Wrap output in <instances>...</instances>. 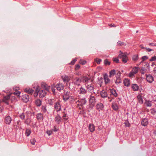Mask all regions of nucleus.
Segmentation results:
<instances>
[{"instance_id": "nucleus-10", "label": "nucleus", "mask_w": 156, "mask_h": 156, "mask_svg": "<svg viewBox=\"0 0 156 156\" xmlns=\"http://www.w3.org/2000/svg\"><path fill=\"white\" fill-rule=\"evenodd\" d=\"M22 100L24 102L26 103L29 100V96L27 94L23 95L22 96Z\"/></svg>"}, {"instance_id": "nucleus-23", "label": "nucleus", "mask_w": 156, "mask_h": 156, "mask_svg": "<svg viewBox=\"0 0 156 156\" xmlns=\"http://www.w3.org/2000/svg\"><path fill=\"white\" fill-rule=\"evenodd\" d=\"M115 73V70L113 69L111 70L109 72V77H111L113 76Z\"/></svg>"}, {"instance_id": "nucleus-7", "label": "nucleus", "mask_w": 156, "mask_h": 156, "mask_svg": "<svg viewBox=\"0 0 156 156\" xmlns=\"http://www.w3.org/2000/svg\"><path fill=\"white\" fill-rule=\"evenodd\" d=\"M137 99L138 102L141 104H142L144 102L143 99L142 95L141 94H139L137 96Z\"/></svg>"}, {"instance_id": "nucleus-6", "label": "nucleus", "mask_w": 156, "mask_h": 156, "mask_svg": "<svg viewBox=\"0 0 156 156\" xmlns=\"http://www.w3.org/2000/svg\"><path fill=\"white\" fill-rule=\"evenodd\" d=\"M41 87L48 91H49L51 88V87L50 86L48 85L45 83H42Z\"/></svg>"}, {"instance_id": "nucleus-22", "label": "nucleus", "mask_w": 156, "mask_h": 156, "mask_svg": "<svg viewBox=\"0 0 156 156\" xmlns=\"http://www.w3.org/2000/svg\"><path fill=\"white\" fill-rule=\"evenodd\" d=\"M97 109L99 110H102L103 108V106L102 104L99 103L96 106Z\"/></svg>"}, {"instance_id": "nucleus-43", "label": "nucleus", "mask_w": 156, "mask_h": 156, "mask_svg": "<svg viewBox=\"0 0 156 156\" xmlns=\"http://www.w3.org/2000/svg\"><path fill=\"white\" fill-rule=\"evenodd\" d=\"M104 63L106 65H109L110 64V62L107 59L105 60Z\"/></svg>"}, {"instance_id": "nucleus-52", "label": "nucleus", "mask_w": 156, "mask_h": 156, "mask_svg": "<svg viewBox=\"0 0 156 156\" xmlns=\"http://www.w3.org/2000/svg\"><path fill=\"white\" fill-rule=\"evenodd\" d=\"M145 50H146V51L148 52H150L153 51V50L151 49L146 48Z\"/></svg>"}, {"instance_id": "nucleus-2", "label": "nucleus", "mask_w": 156, "mask_h": 156, "mask_svg": "<svg viewBox=\"0 0 156 156\" xmlns=\"http://www.w3.org/2000/svg\"><path fill=\"white\" fill-rule=\"evenodd\" d=\"M128 54L126 52H123L120 51L119 52V57L122 59V61L123 63H126L128 60L127 55Z\"/></svg>"}, {"instance_id": "nucleus-33", "label": "nucleus", "mask_w": 156, "mask_h": 156, "mask_svg": "<svg viewBox=\"0 0 156 156\" xmlns=\"http://www.w3.org/2000/svg\"><path fill=\"white\" fill-rule=\"evenodd\" d=\"M138 68L137 67H134L133 68L132 70V71L135 74L138 71Z\"/></svg>"}, {"instance_id": "nucleus-1", "label": "nucleus", "mask_w": 156, "mask_h": 156, "mask_svg": "<svg viewBox=\"0 0 156 156\" xmlns=\"http://www.w3.org/2000/svg\"><path fill=\"white\" fill-rule=\"evenodd\" d=\"M83 80L85 82H87L86 84L87 89L89 90H92L93 88V86L92 85L93 80L89 78H88L87 77L84 76L83 78Z\"/></svg>"}, {"instance_id": "nucleus-31", "label": "nucleus", "mask_w": 156, "mask_h": 156, "mask_svg": "<svg viewBox=\"0 0 156 156\" xmlns=\"http://www.w3.org/2000/svg\"><path fill=\"white\" fill-rule=\"evenodd\" d=\"M74 83L77 85H79L80 83V80L78 78H76L74 81Z\"/></svg>"}, {"instance_id": "nucleus-55", "label": "nucleus", "mask_w": 156, "mask_h": 156, "mask_svg": "<svg viewBox=\"0 0 156 156\" xmlns=\"http://www.w3.org/2000/svg\"><path fill=\"white\" fill-rule=\"evenodd\" d=\"M150 45L152 46L155 47L156 46V43H152L150 44Z\"/></svg>"}, {"instance_id": "nucleus-37", "label": "nucleus", "mask_w": 156, "mask_h": 156, "mask_svg": "<svg viewBox=\"0 0 156 156\" xmlns=\"http://www.w3.org/2000/svg\"><path fill=\"white\" fill-rule=\"evenodd\" d=\"M31 133V132L30 129H27L26 131V135L27 136H28Z\"/></svg>"}, {"instance_id": "nucleus-12", "label": "nucleus", "mask_w": 156, "mask_h": 156, "mask_svg": "<svg viewBox=\"0 0 156 156\" xmlns=\"http://www.w3.org/2000/svg\"><path fill=\"white\" fill-rule=\"evenodd\" d=\"M57 89L58 90H60L63 89V86L61 83H57L55 86Z\"/></svg>"}, {"instance_id": "nucleus-50", "label": "nucleus", "mask_w": 156, "mask_h": 156, "mask_svg": "<svg viewBox=\"0 0 156 156\" xmlns=\"http://www.w3.org/2000/svg\"><path fill=\"white\" fill-rule=\"evenodd\" d=\"M80 63L82 65H83L85 64L86 63V62L85 60H80Z\"/></svg>"}, {"instance_id": "nucleus-54", "label": "nucleus", "mask_w": 156, "mask_h": 156, "mask_svg": "<svg viewBox=\"0 0 156 156\" xmlns=\"http://www.w3.org/2000/svg\"><path fill=\"white\" fill-rule=\"evenodd\" d=\"M138 56L137 55H135L133 57V59L134 60H136L137 59Z\"/></svg>"}, {"instance_id": "nucleus-27", "label": "nucleus", "mask_w": 156, "mask_h": 156, "mask_svg": "<svg viewBox=\"0 0 156 156\" xmlns=\"http://www.w3.org/2000/svg\"><path fill=\"white\" fill-rule=\"evenodd\" d=\"M35 104L37 106H40L41 104V102L40 100L37 99L35 101Z\"/></svg>"}, {"instance_id": "nucleus-36", "label": "nucleus", "mask_w": 156, "mask_h": 156, "mask_svg": "<svg viewBox=\"0 0 156 156\" xmlns=\"http://www.w3.org/2000/svg\"><path fill=\"white\" fill-rule=\"evenodd\" d=\"M79 91L80 92V93L82 94H85L86 92L85 90L82 88H80V90Z\"/></svg>"}, {"instance_id": "nucleus-15", "label": "nucleus", "mask_w": 156, "mask_h": 156, "mask_svg": "<svg viewBox=\"0 0 156 156\" xmlns=\"http://www.w3.org/2000/svg\"><path fill=\"white\" fill-rule=\"evenodd\" d=\"M24 91L28 94H32L34 90L31 88H27L24 90Z\"/></svg>"}, {"instance_id": "nucleus-16", "label": "nucleus", "mask_w": 156, "mask_h": 156, "mask_svg": "<svg viewBox=\"0 0 156 156\" xmlns=\"http://www.w3.org/2000/svg\"><path fill=\"white\" fill-rule=\"evenodd\" d=\"M55 108L57 111H59L61 109V106L58 102H57L55 104Z\"/></svg>"}, {"instance_id": "nucleus-59", "label": "nucleus", "mask_w": 156, "mask_h": 156, "mask_svg": "<svg viewBox=\"0 0 156 156\" xmlns=\"http://www.w3.org/2000/svg\"><path fill=\"white\" fill-rule=\"evenodd\" d=\"M76 74L80 75V73L79 72H78V73H76Z\"/></svg>"}, {"instance_id": "nucleus-60", "label": "nucleus", "mask_w": 156, "mask_h": 156, "mask_svg": "<svg viewBox=\"0 0 156 156\" xmlns=\"http://www.w3.org/2000/svg\"><path fill=\"white\" fill-rule=\"evenodd\" d=\"M31 144H32L33 145H34V144H35V142H33H33H31Z\"/></svg>"}, {"instance_id": "nucleus-19", "label": "nucleus", "mask_w": 156, "mask_h": 156, "mask_svg": "<svg viewBox=\"0 0 156 156\" xmlns=\"http://www.w3.org/2000/svg\"><path fill=\"white\" fill-rule=\"evenodd\" d=\"M11 121V119L9 116H8L5 118V122L6 124H9Z\"/></svg>"}, {"instance_id": "nucleus-29", "label": "nucleus", "mask_w": 156, "mask_h": 156, "mask_svg": "<svg viewBox=\"0 0 156 156\" xmlns=\"http://www.w3.org/2000/svg\"><path fill=\"white\" fill-rule=\"evenodd\" d=\"M145 104L148 107H151L152 105L151 102L149 101H146Z\"/></svg>"}, {"instance_id": "nucleus-35", "label": "nucleus", "mask_w": 156, "mask_h": 156, "mask_svg": "<svg viewBox=\"0 0 156 156\" xmlns=\"http://www.w3.org/2000/svg\"><path fill=\"white\" fill-rule=\"evenodd\" d=\"M121 80L120 78V77L118 76L116 78V79L115 81V83H121Z\"/></svg>"}, {"instance_id": "nucleus-41", "label": "nucleus", "mask_w": 156, "mask_h": 156, "mask_svg": "<svg viewBox=\"0 0 156 156\" xmlns=\"http://www.w3.org/2000/svg\"><path fill=\"white\" fill-rule=\"evenodd\" d=\"M156 60V56L154 55L151 58L149 59V61L151 62L155 61Z\"/></svg>"}, {"instance_id": "nucleus-44", "label": "nucleus", "mask_w": 156, "mask_h": 156, "mask_svg": "<svg viewBox=\"0 0 156 156\" xmlns=\"http://www.w3.org/2000/svg\"><path fill=\"white\" fill-rule=\"evenodd\" d=\"M134 74H135L131 71V72L129 74L128 76L130 77H132L134 76Z\"/></svg>"}, {"instance_id": "nucleus-21", "label": "nucleus", "mask_w": 156, "mask_h": 156, "mask_svg": "<svg viewBox=\"0 0 156 156\" xmlns=\"http://www.w3.org/2000/svg\"><path fill=\"white\" fill-rule=\"evenodd\" d=\"M63 99L65 101H66L69 98V93L67 92L63 96Z\"/></svg>"}, {"instance_id": "nucleus-61", "label": "nucleus", "mask_w": 156, "mask_h": 156, "mask_svg": "<svg viewBox=\"0 0 156 156\" xmlns=\"http://www.w3.org/2000/svg\"><path fill=\"white\" fill-rule=\"evenodd\" d=\"M57 130H58V129H55L54 130V131H57Z\"/></svg>"}, {"instance_id": "nucleus-56", "label": "nucleus", "mask_w": 156, "mask_h": 156, "mask_svg": "<svg viewBox=\"0 0 156 156\" xmlns=\"http://www.w3.org/2000/svg\"><path fill=\"white\" fill-rule=\"evenodd\" d=\"M139 47L141 49H145L146 48L144 47L142 45H140Z\"/></svg>"}, {"instance_id": "nucleus-34", "label": "nucleus", "mask_w": 156, "mask_h": 156, "mask_svg": "<svg viewBox=\"0 0 156 156\" xmlns=\"http://www.w3.org/2000/svg\"><path fill=\"white\" fill-rule=\"evenodd\" d=\"M124 124L126 127H129L130 126V123L127 120H126L125 121Z\"/></svg>"}, {"instance_id": "nucleus-32", "label": "nucleus", "mask_w": 156, "mask_h": 156, "mask_svg": "<svg viewBox=\"0 0 156 156\" xmlns=\"http://www.w3.org/2000/svg\"><path fill=\"white\" fill-rule=\"evenodd\" d=\"M55 120L56 122H59L61 121V118L59 115H58L55 117Z\"/></svg>"}, {"instance_id": "nucleus-30", "label": "nucleus", "mask_w": 156, "mask_h": 156, "mask_svg": "<svg viewBox=\"0 0 156 156\" xmlns=\"http://www.w3.org/2000/svg\"><path fill=\"white\" fill-rule=\"evenodd\" d=\"M20 92L18 91V90H15V92H14V94L16 96L19 98H20Z\"/></svg>"}, {"instance_id": "nucleus-25", "label": "nucleus", "mask_w": 156, "mask_h": 156, "mask_svg": "<svg viewBox=\"0 0 156 156\" xmlns=\"http://www.w3.org/2000/svg\"><path fill=\"white\" fill-rule=\"evenodd\" d=\"M101 96L102 98H105L107 97V93L105 90H102L101 93Z\"/></svg>"}, {"instance_id": "nucleus-38", "label": "nucleus", "mask_w": 156, "mask_h": 156, "mask_svg": "<svg viewBox=\"0 0 156 156\" xmlns=\"http://www.w3.org/2000/svg\"><path fill=\"white\" fill-rule=\"evenodd\" d=\"M55 86L54 84L52 85L51 86V89L53 94H55Z\"/></svg>"}, {"instance_id": "nucleus-28", "label": "nucleus", "mask_w": 156, "mask_h": 156, "mask_svg": "<svg viewBox=\"0 0 156 156\" xmlns=\"http://www.w3.org/2000/svg\"><path fill=\"white\" fill-rule=\"evenodd\" d=\"M37 119L38 120H41L43 118V115L42 114L39 113L38 114L37 116Z\"/></svg>"}, {"instance_id": "nucleus-47", "label": "nucleus", "mask_w": 156, "mask_h": 156, "mask_svg": "<svg viewBox=\"0 0 156 156\" xmlns=\"http://www.w3.org/2000/svg\"><path fill=\"white\" fill-rule=\"evenodd\" d=\"M42 110L44 112H46L47 111L46 107L44 106H43L42 107Z\"/></svg>"}, {"instance_id": "nucleus-58", "label": "nucleus", "mask_w": 156, "mask_h": 156, "mask_svg": "<svg viewBox=\"0 0 156 156\" xmlns=\"http://www.w3.org/2000/svg\"><path fill=\"white\" fill-rule=\"evenodd\" d=\"M63 118L64 119H65V120H67L68 119V118H66V115H65L63 116Z\"/></svg>"}, {"instance_id": "nucleus-18", "label": "nucleus", "mask_w": 156, "mask_h": 156, "mask_svg": "<svg viewBox=\"0 0 156 156\" xmlns=\"http://www.w3.org/2000/svg\"><path fill=\"white\" fill-rule=\"evenodd\" d=\"M104 81L105 83L107 84L109 83L110 80L109 79L108 76L107 74H105L104 76Z\"/></svg>"}, {"instance_id": "nucleus-57", "label": "nucleus", "mask_w": 156, "mask_h": 156, "mask_svg": "<svg viewBox=\"0 0 156 156\" xmlns=\"http://www.w3.org/2000/svg\"><path fill=\"white\" fill-rule=\"evenodd\" d=\"M156 110L154 109H151V112L153 113H154L156 112Z\"/></svg>"}, {"instance_id": "nucleus-14", "label": "nucleus", "mask_w": 156, "mask_h": 156, "mask_svg": "<svg viewBox=\"0 0 156 156\" xmlns=\"http://www.w3.org/2000/svg\"><path fill=\"white\" fill-rule=\"evenodd\" d=\"M132 88L134 91H137L139 89V87L136 84H133L132 85Z\"/></svg>"}, {"instance_id": "nucleus-26", "label": "nucleus", "mask_w": 156, "mask_h": 156, "mask_svg": "<svg viewBox=\"0 0 156 156\" xmlns=\"http://www.w3.org/2000/svg\"><path fill=\"white\" fill-rule=\"evenodd\" d=\"M110 92L111 93V94L112 95H113L115 97H117V94L115 90L112 89L111 90H110Z\"/></svg>"}, {"instance_id": "nucleus-49", "label": "nucleus", "mask_w": 156, "mask_h": 156, "mask_svg": "<svg viewBox=\"0 0 156 156\" xmlns=\"http://www.w3.org/2000/svg\"><path fill=\"white\" fill-rule=\"evenodd\" d=\"M103 79L102 78H101L99 80V83L100 84L101 86L102 85V83H103Z\"/></svg>"}, {"instance_id": "nucleus-4", "label": "nucleus", "mask_w": 156, "mask_h": 156, "mask_svg": "<svg viewBox=\"0 0 156 156\" xmlns=\"http://www.w3.org/2000/svg\"><path fill=\"white\" fill-rule=\"evenodd\" d=\"M148 120L147 118H143L142 119L141 121V125L144 126H147L148 124Z\"/></svg>"}, {"instance_id": "nucleus-8", "label": "nucleus", "mask_w": 156, "mask_h": 156, "mask_svg": "<svg viewBox=\"0 0 156 156\" xmlns=\"http://www.w3.org/2000/svg\"><path fill=\"white\" fill-rule=\"evenodd\" d=\"M90 104L92 106H94L95 104V99L94 96H91L89 100Z\"/></svg>"}, {"instance_id": "nucleus-63", "label": "nucleus", "mask_w": 156, "mask_h": 156, "mask_svg": "<svg viewBox=\"0 0 156 156\" xmlns=\"http://www.w3.org/2000/svg\"><path fill=\"white\" fill-rule=\"evenodd\" d=\"M119 74H120L121 73H120L119 72Z\"/></svg>"}, {"instance_id": "nucleus-20", "label": "nucleus", "mask_w": 156, "mask_h": 156, "mask_svg": "<svg viewBox=\"0 0 156 156\" xmlns=\"http://www.w3.org/2000/svg\"><path fill=\"white\" fill-rule=\"evenodd\" d=\"M62 78L64 82H68L70 80V78L66 75L62 76Z\"/></svg>"}, {"instance_id": "nucleus-45", "label": "nucleus", "mask_w": 156, "mask_h": 156, "mask_svg": "<svg viewBox=\"0 0 156 156\" xmlns=\"http://www.w3.org/2000/svg\"><path fill=\"white\" fill-rule=\"evenodd\" d=\"M9 95H8L6 97H5L4 98V99H3V101H4L5 102L6 101L8 100L9 98Z\"/></svg>"}, {"instance_id": "nucleus-48", "label": "nucleus", "mask_w": 156, "mask_h": 156, "mask_svg": "<svg viewBox=\"0 0 156 156\" xmlns=\"http://www.w3.org/2000/svg\"><path fill=\"white\" fill-rule=\"evenodd\" d=\"M117 44L119 46H122L124 45V43L122 41H118L117 42Z\"/></svg>"}, {"instance_id": "nucleus-42", "label": "nucleus", "mask_w": 156, "mask_h": 156, "mask_svg": "<svg viewBox=\"0 0 156 156\" xmlns=\"http://www.w3.org/2000/svg\"><path fill=\"white\" fill-rule=\"evenodd\" d=\"M94 61L98 64H100V62L101 61V59L98 58H96L94 59Z\"/></svg>"}, {"instance_id": "nucleus-17", "label": "nucleus", "mask_w": 156, "mask_h": 156, "mask_svg": "<svg viewBox=\"0 0 156 156\" xmlns=\"http://www.w3.org/2000/svg\"><path fill=\"white\" fill-rule=\"evenodd\" d=\"M89 128L90 131L93 132L95 130V126L93 124H90L89 125Z\"/></svg>"}, {"instance_id": "nucleus-62", "label": "nucleus", "mask_w": 156, "mask_h": 156, "mask_svg": "<svg viewBox=\"0 0 156 156\" xmlns=\"http://www.w3.org/2000/svg\"><path fill=\"white\" fill-rule=\"evenodd\" d=\"M21 118L23 119L24 118V116L23 115L21 116Z\"/></svg>"}, {"instance_id": "nucleus-11", "label": "nucleus", "mask_w": 156, "mask_h": 156, "mask_svg": "<svg viewBox=\"0 0 156 156\" xmlns=\"http://www.w3.org/2000/svg\"><path fill=\"white\" fill-rule=\"evenodd\" d=\"M112 109L115 111H118L119 108L118 104L116 103H112Z\"/></svg>"}, {"instance_id": "nucleus-64", "label": "nucleus", "mask_w": 156, "mask_h": 156, "mask_svg": "<svg viewBox=\"0 0 156 156\" xmlns=\"http://www.w3.org/2000/svg\"><path fill=\"white\" fill-rule=\"evenodd\" d=\"M79 108H80V109H81V107H79Z\"/></svg>"}, {"instance_id": "nucleus-5", "label": "nucleus", "mask_w": 156, "mask_h": 156, "mask_svg": "<svg viewBox=\"0 0 156 156\" xmlns=\"http://www.w3.org/2000/svg\"><path fill=\"white\" fill-rule=\"evenodd\" d=\"M146 80L148 82L151 83L153 81L154 78L151 75H148L146 76Z\"/></svg>"}, {"instance_id": "nucleus-53", "label": "nucleus", "mask_w": 156, "mask_h": 156, "mask_svg": "<svg viewBox=\"0 0 156 156\" xmlns=\"http://www.w3.org/2000/svg\"><path fill=\"white\" fill-rule=\"evenodd\" d=\"M80 68V66L79 65H76L75 69L76 70H78Z\"/></svg>"}, {"instance_id": "nucleus-40", "label": "nucleus", "mask_w": 156, "mask_h": 156, "mask_svg": "<svg viewBox=\"0 0 156 156\" xmlns=\"http://www.w3.org/2000/svg\"><path fill=\"white\" fill-rule=\"evenodd\" d=\"M113 61L114 62L116 63H118L119 62V59L118 57H115L113 58Z\"/></svg>"}, {"instance_id": "nucleus-13", "label": "nucleus", "mask_w": 156, "mask_h": 156, "mask_svg": "<svg viewBox=\"0 0 156 156\" xmlns=\"http://www.w3.org/2000/svg\"><path fill=\"white\" fill-rule=\"evenodd\" d=\"M123 83L125 86L128 87L130 85L129 80L128 79H125L123 81Z\"/></svg>"}, {"instance_id": "nucleus-46", "label": "nucleus", "mask_w": 156, "mask_h": 156, "mask_svg": "<svg viewBox=\"0 0 156 156\" xmlns=\"http://www.w3.org/2000/svg\"><path fill=\"white\" fill-rule=\"evenodd\" d=\"M46 133L48 135H50L52 133V131L51 130H47Z\"/></svg>"}, {"instance_id": "nucleus-51", "label": "nucleus", "mask_w": 156, "mask_h": 156, "mask_svg": "<svg viewBox=\"0 0 156 156\" xmlns=\"http://www.w3.org/2000/svg\"><path fill=\"white\" fill-rule=\"evenodd\" d=\"M76 60V58H75V59H74L71 61V62L70 63V64L71 65H74L75 64Z\"/></svg>"}, {"instance_id": "nucleus-3", "label": "nucleus", "mask_w": 156, "mask_h": 156, "mask_svg": "<svg viewBox=\"0 0 156 156\" xmlns=\"http://www.w3.org/2000/svg\"><path fill=\"white\" fill-rule=\"evenodd\" d=\"M39 92V97L40 98H42L44 97L46 94V93L44 90H40V89L38 87H37L35 91L34 94V96L36 97L37 96L38 92Z\"/></svg>"}, {"instance_id": "nucleus-24", "label": "nucleus", "mask_w": 156, "mask_h": 156, "mask_svg": "<svg viewBox=\"0 0 156 156\" xmlns=\"http://www.w3.org/2000/svg\"><path fill=\"white\" fill-rule=\"evenodd\" d=\"M149 68L150 69L155 70L156 69V64L154 62H152L150 67Z\"/></svg>"}, {"instance_id": "nucleus-39", "label": "nucleus", "mask_w": 156, "mask_h": 156, "mask_svg": "<svg viewBox=\"0 0 156 156\" xmlns=\"http://www.w3.org/2000/svg\"><path fill=\"white\" fill-rule=\"evenodd\" d=\"M148 56H143L141 58V59H142V62H144L147 59H148Z\"/></svg>"}, {"instance_id": "nucleus-9", "label": "nucleus", "mask_w": 156, "mask_h": 156, "mask_svg": "<svg viewBox=\"0 0 156 156\" xmlns=\"http://www.w3.org/2000/svg\"><path fill=\"white\" fill-rule=\"evenodd\" d=\"M85 100L84 99H80L77 101V105L78 106H82L85 103Z\"/></svg>"}]
</instances>
